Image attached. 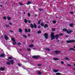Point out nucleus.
Returning <instances> with one entry per match:
<instances>
[{
    "label": "nucleus",
    "mask_w": 75,
    "mask_h": 75,
    "mask_svg": "<svg viewBox=\"0 0 75 75\" xmlns=\"http://www.w3.org/2000/svg\"><path fill=\"white\" fill-rule=\"evenodd\" d=\"M50 37L51 38V40H53L55 38H56V40H58V37H59V35H56L55 36H54V33H52L50 35Z\"/></svg>",
    "instance_id": "1"
},
{
    "label": "nucleus",
    "mask_w": 75,
    "mask_h": 75,
    "mask_svg": "<svg viewBox=\"0 0 75 75\" xmlns=\"http://www.w3.org/2000/svg\"><path fill=\"white\" fill-rule=\"evenodd\" d=\"M11 39L13 42V45H16V42H15V40H14V39L13 38H11Z\"/></svg>",
    "instance_id": "2"
},
{
    "label": "nucleus",
    "mask_w": 75,
    "mask_h": 75,
    "mask_svg": "<svg viewBox=\"0 0 75 75\" xmlns=\"http://www.w3.org/2000/svg\"><path fill=\"white\" fill-rule=\"evenodd\" d=\"M44 35L45 36V38L47 39V38H48V35L47 33H46Z\"/></svg>",
    "instance_id": "3"
},
{
    "label": "nucleus",
    "mask_w": 75,
    "mask_h": 75,
    "mask_svg": "<svg viewBox=\"0 0 75 75\" xmlns=\"http://www.w3.org/2000/svg\"><path fill=\"white\" fill-rule=\"evenodd\" d=\"M5 69V68L4 67H1L0 68V70L1 71H3Z\"/></svg>",
    "instance_id": "4"
},
{
    "label": "nucleus",
    "mask_w": 75,
    "mask_h": 75,
    "mask_svg": "<svg viewBox=\"0 0 75 75\" xmlns=\"http://www.w3.org/2000/svg\"><path fill=\"white\" fill-rule=\"evenodd\" d=\"M4 37L6 40H7L8 39V37H7V36H6V35H4Z\"/></svg>",
    "instance_id": "5"
},
{
    "label": "nucleus",
    "mask_w": 75,
    "mask_h": 75,
    "mask_svg": "<svg viewBox=\"0 0 75 75\" xmlns=\"http://www.w3.org/2000/svg\"><path fill=\"white\" fill-rule=\"evenodd\" d=\"M0 57H5L6 56H5V54H2L0 55Z\"/></svg>",
    "instance_id": "6"
},
{
    "label": "nucleus",
    "mask_w": 75,
    "mask_h": 75,
    "mask_svg": "<svg viewBox=\"0 0 75 75\" xmlns=\"http://www.w3.org/2000/svg\"><path fill=\"white\" fill-rule=\"evenodd\" d=\"M73 32V31L72 30H68L67 31V33H68V34H71V33H72Z\"/></svg>",
    "instance_id": "7"
},
{
    "label": "nucleus",
    "mask_w": 75,
    "mask_h": 75,
    "mask_svg": "<svg viewBox=\"0 0 75 75\" xmlns=\"http://www.w3.org/2000/svg\"><path fill=\"white\" fill-rule=\"evenodd\" d=\"M10 62L11 64H13L14 63V62L13 60H12L10 61Z\"/></svg>",
    "instance_id": "8"
},
{
    "label": "nucleus",
    "mask_w": 75,
    "mask_h": 75,
    "mask_svg": "<svg viewBox=\"0 0 75 75\" xmlns=\"http://www.w3.org/2000/svg\"><path fill=\"white\" fill-rule=\"evenodd\" d=\"M68 30H67L66 28H64L63 29V31H65L66 32H67V33L68 32Z\"/></svg>",
    "instance_id": "9"
},
{
    "label": "nucleus",
    "mask_w": 75,
    "mask_h": 75,
    "mask_svg": "<svg viewBox=\"0 0 75 75\" xmlns=\"http://www.w3.org/2000/svg\"><path fill=\"white\" fill-rule=\"evenodd\" d=\"M55 52L56 54H59V53H60V51L57 50L55 51Z\"/></svg>",
    "instance_id": "10"
},
{
    "label": "nucleus",
    "mask_w": 75,
    "mask_h": 75,
    "mask_svg": "<svg viewBox=\"0 0 75 75\" xmlns=\"http://www.w3.org/2000/svg\"><path fill=\"white\" fill-rule=\"evenodd\" d=\"M58 71H59V70L54 69L53 70V72L56 73L58 72Z\"/></svg>",
    "instance_id": "11"
},
{
    "label": "nucleus",
    "mask_w": 75,
    "mask_h": 75,
    "mask_svg": "<svg viewBox=\"0 0 75 75\" xmlns=\"http://www.w3.org/2000/svg\"><path fill=\"white\" fill-rule=\"evenodd\" d=\"M33 58H38V56H34L33 57Z\"/></svg>",
    "instance_id": "12"
},
{
    "label": "nucleus",
    "mask_w": 75,
    "mask_h": 75,
    "mask_svg": "<svg viewBox=\"0 0 75 75\" xmlns=\"http://www.w3.org/2000/svg\"><path fill=\"white\" fill-rule=\"evenodd\" d=\"M74 23H71L69 25L70 27H73V26H74Z\"/></svg>",
    "instance_id": "13"
},
{
    "label": "nucleus",
    "mask_w": 75,
    "mask_h": 75,
    "mask_svg": "<svg viewBox=\"0 0 75 75\" xmlns=\"http://www.w3.org/2000/svg\"><path fill=\"white\" fill-rule=\"evenodd\" d=\"M54 60L55 61H57V60H59V59L57 58H53Z\"/></svg>",
    "instance_id": "14"
},
{
    "label": "nucleus",
    "mask_w": 75,
    "mask_h": 75,
    "mask_svg": "<svg viewBox=\"0 0 75 75\" xmlns=\"http://www.w3.org/2000/svg\"><path fill=\"white\" fill-rule=\"evenodd\" d=\"M22 29H21V28H19V33H22Z\"/></svg>",
    "instance_id": "15"
},
{
    "label": "nucleus",
    "mask_w": 75,
    "mask_h": 75,
    "mask_svg": "<svg viewBox=\"0 0 75 75\" xmlns=\"http://www.w3.org/2000/svg\"><path fill=\"white\" fill-rule=\"evenodd\" d=\"M69 50H73V51H75V49H74L73 48H70L69 49Z\"/></svg>",
    "instance_id": "16"
},
{
    "label": "nucleus",
    "mask_w": 75,
    "mask_h": 75,
    "mask_svg": "<svg viewBox=\"0 0 75 75\" xmlns=\"http://www.w3.org/2000/svg\"><path fill=\"white\" fill-rule=\"evenodd\" d=\"M30 26H31V28H34V25L32 23L30 24Z\"/></svg>",
    "instance_id": "17"
},
{
    "label": "nucleus",
    "mask_w": 75,
    "mask_h": 75,
    "mask_svg": "<svg viewBox=\"0 0 75 75\" xmlns=\"http://www.w3.org/2000/svg\"><path fill=\"white\" fill-rule=\"evenodd\" d=\"M38 75H41V72L40 71H38Z\"/></svg>",
    "instance_id": "18"
},
{
    "label": "nucleus",
    "mask_w": 75,
    "mask_h": 75,
    "mask_svg": "<svg viewBox=\"0 0 75 75\" xmlns=\"http://www.w3.org/2000/svg\"><path fill=\"white\" fill-rule=\"evenodd\" d=\"M48 27V25L47 24H45V27H44V28H45V27L46 28V27Z\"/></svg>",
    "instance_id": "19"
},
{
    "label": "nucleus",
    "mask_w": 75,
    "mask_h": 75,
    "mask_svg": "<svg viewBox=\"0 0 75 75\" xmlns=\"http://www.w3.org/2000/svg\"><path fill=\"white\" fill-rule=\"evenodd\" d=\"M29 47H30V48H33V47H34V45H30L29 46Z\"/></svg>",
    "instance_id": "20"
},
{
    "label": "nucleus",
    "mask_w": 75,
    "mask_h": 75,
    "mask_svg": "<svg viewBox=\"0 0 75 75\" xmlns=\"http://www.w3.org/2000/svg\"><path fill=\"white\" fill-rule=\"evenodd\" d=\"M64 59L65 60H69V59L68 57H66L64 58Z\"/></svg>",
    "instance_id": "21"
},
{
    "label": "nucleus",
    "mask_w": 75,
    "mask_h": 75,
    "mask_svg": "<svg viewBox=\"0 0 75 75\" xmlns=\"http://www.w3.org/2000/svg\"><path fill=\"white\" fill-rule=\"evenodd\" d=\"M23 37H24V38H27V36L25 35H22Z\"/></svg>",
    "instance_id": "22"
},
{
    "label": "nucleus",
    "mask_w": 75,
    "mask_h": 75,
    "mask_svg": "<svg viewBox=\"0 0 75 75\" xmlns=\"http://www.w3.org/2000/svg\"><path fill=\"white\" fill-rule=\"evenodd\" d=\"M31 3V1H29L27 3V4L28 5H29V4H30Z\"/></svg>",
    "instance_id": "23"
},
{
    "label": "nucleus",
    "mask_w": 75,
    "mask_h": 75,
    "mask_svg": "<svg viewBox=\"0 0 75 75\" xmlns=\"http://www.w3.org/2000/svg\"><path fill=\"white\" fill-rule=\"evenodd\" d=\"M67 66H68V67H72V65H71V64H67Z\"/></svg>",
    "instance_id": "24"
},
{
    "label": "nucleus",
    "mask_w": 75,
    "mask_h": 75,
    "mask_svg": "<svg viewBox=\"0 0 75 75\" xmlns=\"http://www.w3.org/2000/svg\"><path fill=\"white\" fill-rule=\"evenodd\" d=\"M17 45H21V43L18 42V43H17Z\"/></svg>",
    "instance_id": "25"
},
{
    "label": "nucleus",
    "mask_w": 75,
    "mask_h": 75,
    "mask_svg": "<svg viewBox=\"0 0 75 75\" xmlns=\"http://www.w3.org/2000/svg\"><path fill=\"white\" fill-rule=\"evenodd\" d=\"M7 19L8 20H11V18H10V17L8 16L7 17Z\"/></svg>",
    "instance_id": "26"
},
{
    "label": "nucleus",
    "mask_w": 75,
    "mask_h": 75,
    "mask_svg": "<svg viewBox=\"0 0 75 75\" xmlns=\"http://www.w3.org/2000/svg\"><path fill=\"white\" fill-rule=\"evenodd\" d=\"M55 30V28H52V31H54Z\"/></svg>",
    "instance_id": "27"
},
{
    "label": "nucleus",
    "mask_w": 75,
    "mask_h": 75,
    "mask_svg": "<svg viewBox=\"0 0 75 75\" xmlns=\"http://www.w3.org/2000/svg\"><path fill=\"white\" fill-rule=\"evenodd\" d=\"M40 25L41 26H42V27H44V24L43 23H41Z\"/></svg>",
    "instance_id": "28"
},
{
    "label": "nucleus",
    "mask_w": 75,
    "mask_h": 75,
    "mask_svg": "<svg viewBox=\"0 0 75 75\" xmlns=\"http://www.w3.org/2000/svg\"><path fill=\"white\" fill-rule=\"evenodd\" d=\"M61 64H62V65H63V64H64V62L63 61H61L60 62Z\"/></svg>",
    "instance_id": "29"
},
{
    "label": "nucleus",
    "mask_w": 75,
    "mask_h": 75,
    "mask_svg": "<svg viewBox=\"0 0 75 75\" xmlns=\"http://www.w3.org/2000/svg\"><path fill=\"white\" fill-rule=\"evenodd\" d=\"M34 28H36L37 27V25H36V24H35V23H34Z\"/></svg>",
    "instance_id": "30"
},
{
    "label": "nucleus",
    "mask_w": 75,
    "mask_h": 75,
    "mask_svg": "<svg viewBox=\"0 0 75 75\" xmlns=\"http://www.w3.org/2000/svg\"><path fill=\"white\" fill-rule=\"evenodd\" d=\"M24 21L25 23H27V19H25Z\"/></svg>",
    "instance_id": "31"
},
{
    "label": "nucleus",
    "mask_w": 75,
    "mask_h": 75,
    "mask_svg": "<svg viewBox=\"0 0 75 75\" xmlns=\"http://www.w3.org/2000/svg\"><path fill=\"white\" fill-rule=\"evenodd\" d=\"M67 43H70V42H71V40H69V41L67 40Z\"/></svg>",
    "instance_id": "32"
},
{
    "label": "nucleus",
    "mask_w": 75,
    "mask_h": 75,
    "mask_svg": "<svg viewBox=\"0 0 75 75\" xmlns=\"http://www.w3.org/2000/svg\"><path fill=\"white\" fill-rule=\"evenodd\" d=\"M71 42H75V40H71Z\"/></svg>",
    "instance_id": "33"
},
{
    "label": "nucleus",
    "mask_w": 75,
    "mask_h": 75,
    "mask_svg": "<svg viewBox=\"0 0 75 75\" xmlns=\"http://www.w3.org/2000/svg\"><path fill=\"white\" fill-rule=\"evenodd\" d=\"M37 33H38V34H40V33H41V31L39 30L37 32Z\"/></svg>",
    "instance_id": "34"
},
{
    "label": "nucleus",
    "mask_w": 75,
    "mask_h": 75,
    "mask_svg": "<svg viewBox=\"0 0 75 75\" xmlns=\"http://www.w3.org/2000/svg\"><path fill=\"white\" fill-rule=\"evenodd\" d=\"M60 74L59 73H56V75H60Z\"/></svg>",
    "instance_id": "35"
},
{
    "label": "nucleus",
    "mask_w": 75,
    "mask_h": 75,
    "mask_svg": "<svg viewBox=\"0 0 75 75\" xmlns=\"http://www.w3.org/2000/svg\"><path fill=\"white\" fill-rule=\"evenodd\" d=\"M6 63L8 65H10L11 63L10 62H6Z\"/></svg>",
    "instance_id": "36"
},
{
    "label": "nucleus",
    "mask_w": 75,
    "mask_h": 75,
    "mask_svg": "<svg viewBox=\"0 0 75 75\" xmlns=\"http://www.w3.org/2000/svg\"><path fill=\"white\" fill-rule=\"evenodd\" d=\"M28 17H30V13H28Z\"/></svg>",
    "instance_id": "37"
},
{
    "label": "nucleus",
    "mask_w": 75,
    "mask_h": 75,
    "mask_svg": "<svg viewBox=\"0 0 75 75\" xmlns=\"http://www.w3.org/2000/svg\"><path fill=\"white\" fill-rule=\"evenodd\" d=\"M25 30L26 33H27V32H28V30H27V29H25Z\"/></svg>",
    "instance_id": "38"
},
{
    "label": "nucleus",
    "mask_w": 75,
    "mask_h": 75,
    "mask_svg": "<svg viewBox=\"0 0 75 75\" xmlns=\"http://www.w3.org/2000/svg\"><path fill=\"white\" fill-rule=\"evenodd\" d=\"M5 26L6 27H10V26L8 25H5Z\"/></svg>",
    "instance_id": "39"
},
{
    "label": "nucleus",
    "mask_w": 75,
    "mask_h": 75,
    "mask_svg": "<svg viewBox=\"0 0 75 75\" xmlns=\"http://www.w3.org/2000/svg\"><path fill=\"white\" fill-rule=\"evenodd\" d=\"M46 51H50V49L49 48H47L46 49Z\"/></svg>",
    "instance_id": "40"
},
{
    "label": "nucleus",
    "mask_w": 75,
    "mask_h": 75,
    "mask_svg": "<svg viewBox=\"0 0 75 75\" xmlns=\"http://www.w3.org/2000/svg\"><path fill=\"white\" fill-rule=\"evenodd\" d=\"M53 23L54 24H55V23H56V21H53Z\"/></svg>",
    "instance_id": "41"
},
{
    "label": "nucleus",
    "mask_w": 75,
    "mask_h": 75,
    "mask_svg": "<svg viewBox=\"0 0 75 75\" xmlns=\"http://www.w3.org/2000/svg\"><path fill=\"white\" fill-rule=\"evenodd\" d=\"M28 32H29L30 33V32H31V29H28Z\"/></svg>",
    "instance_id": "42"
},
{
    "label": "nucleus",
    "mask_w": 75,
    "mask_h": 75,
    "mask_svg": "<svg viewBox=\"0 0 75 75\" xmlns=\"http://www.w3.org/2000/svg\"><path fill=\"white\" fill-rule=\"evenodd\" d=\"M8 59H12V57H8Z\"/></svg>",
    "instance_id": "43"
},
{
    "label": "nucleus",
    "mask_w": 75,
    "mask_h": 75,
    "mask_svg": "<svg viewBox=\"0 0 75 75\" xmlns=\"http://www.w3.org/2000/svg\"><path fill=\"white\" fill-rule=\"evenodd\" d=\"M41 65H42L41 64H38V66L39 67H40Z\"/></svg>",
    "instance_id": "44"
},
{
    "label": "nucleus",
    "mask_w": 75,
    "mask_h": 75,
    "mask_svg": "<svg viewBox=\"0 0 75 75\" xmlns=\"http://www.w3.org/2000/svg\"><path fill=\"white\" fill-rule=\"evenodd\" d=\"M63 35V34H62V33H60V34H59V35H60V36H61L62 35Z\"/></svg>",
    "instance_id": "45"
},
{
    "label": "nucleus",
    "mask_w": 75,
    "mask_h": 75,
    "mask_svg": "<svg viewBox=\"0 0 75 75\" xmlns=\"http://www.w3.org/2000/svg\"><path fill=\"white\" fill-rule=\"evenodd\" d=\"M18 65L19 66V67H21V64L19 63H18Z\"/></svg>",
    "instance_id": "46"
},
{
    "label": "nucleus",
    "mask_w": 75,
    "mask_h": 75,
    "mask_svg": "<svg viewBox=\"0 0 75 75\" xmlns=\"http://www.w3.org/2000/svg\"><path fill=\"white\" fill-rule=\"evenodd\" d=\"M38 28H41V26L39 25L38 26Z\"/></svg>",
    "instance_id": "47"
},
{
    "label": "nucleus",
    "mask_w": 75,
    "mask_h": 75,
    "mask_svg": "<svg viewBox=\"0 0 75 75\" xmlns=\"http://www.w3.org/2000/svg\"><path fill=\"white\" fill-rule=\"evenodd\" d=\"M27 50L28 51H30V50H31V49L30 48L27 49Z\"/></svg>",
    "instance_id": "48"
},
{
    "label": "nucleus",
    "mask_w": 75,
    "mask_h": 75,
    "mask_svg": "<svg viewBox=\"0 0 75 75\" xmlns=\"http://www.w3.org/2000/svg\"><path fill=\"white\" fill-rule=\"evenodd\" d=\"M19 4H20V5H21V6H23V4H22V3H19Z\"/></svg>",
    "instance_id": "49"
},
{
    "label": "nucleus",
    "mask_w": 75,
    "mask_h": 75,
    "mask_svg": "<svg viewBox=\"0 0 75 75\" xmlns=\"http://www.w3.org/2000/svg\"><path fill=\"white\" fill-rule=\"evenodd\" d=\"M4 20H6V17H5V16H4Z\"/></svg>",
    "instance_id": "50"
},
{
    "label": "nucleus",
    "mask_w": 75,
    "mask_h": 75,
    "mask_svg": "<svg viewBox=\"0 0 75 75\" xmlns=\"http://www.w3.org/2000/svg\"><path fill=\"white\" fill-rule=\"evenodd\" d=\"M29 23H31V21H28Z\"/></svg>",
    "instance_id": "51"
},
{
    "label": "nucleus",
    "mask_w": 75,
    "mask_h": 75,
    "mask_svg": "<svg viewBox=\"0 0 75 75\" xmlns=\"http://www.w3.org/2000/svg\"><path fill=\"white\" fill-rule=\"evenodd\" d=\"M39 10L40 11H42V9L41 8L39 9Z\"/></svg>",
    "instance_id": "52"
},
{
    "label": "nucleus",
    "mask_w": 75,
    "mask_h": 75,
    "mask_svg": "<svg viewBox=\"0 0 75 75\" xmlns=\"http://www.w3.org/2000/svg\"><path fill=\"white\" fill-rule=\"evenodd\" d=\"M38 24H40V21H38Z\"/></svg>",
    "instance_id": "53"
},
{
    "label": "nucleus",
    "mask_w": 75,
    "mask_h": 75,
    "mask_svg": "<svg viewBox=\"0 0 75 75\" xmlns=\"http://www.w3.org/2000/svg\"><path fill=\"white\" fill-rule=\"evenodd\" d=\"M9 24L10 25H12V23H9Z\"/></svg>",
    "instance_id": "54"
},
{
    "label": "nucleus",
    "mask_w": 75,
    "mask_h": 75,
    "mask_svg": "<svg viewBox=\"0 0 75 75\" xmlns=\"http://www.w3.org/2000/svg\"><path fill=\"white\" fill-rule=\"evenodd\" d=\"M71 14H73V13H74V12H71L70 13Z\"/></svg>",
    "instance_id": "55"
},
{
    "label": "nucleus",
    "mask_w": 75,
    "mask_h": 75,
    "mask_svg": "<svg viewBox=\"0 0 75 75\" xmlns=\"http://www.w3.org/2000/svg\"><path fill=\"white\" fill-rule=\"evenodd\" d=\"M66 38H67V37H68V35H66Z\"/></svg>",
    "instance_id": "56"
},
{
    "label": "nucleus",
    "mask_w": 75,
    "mask_h": 75,
    "mask_svg": "<svg viewBox=\"0 0 75 75\" xmlns=\"http://www.w3.org/2000/svg\"><path fill=\"white\" fill-rule=\"evenodd\" d=\"M3 5H0V6H1V7H3V6H2Z\"/></svg>",
    "instance_id": "57"
},
{
    "label": "nucleus",
    "mask_w": 75,
    "mask_h": 75,
    "mask_svg": "<svg viewBox=\"0 0 75 75\" xmlns=\"http://www.w3.org/2000/svg\"><path fill=\"white\" fill-rule=\"evenodd\" d=\"M10 32H11V33H13V31L11 30H10Z\"/></svg>",
    "instance_id": "58"
},
{
    "label": "nucleus",
    "mask_w": 75,
    "mask_h": 75,
    "mask_svg": "<svg viewBox=\"0 0 75 75\" xmlns=\"http://www.w3.org/2000/svg\"><path fill=\"white\" fill-rule=\"evenodd\" d=\"M28 35L29 37H30V35L29 34H28Z\"/></svg>",
    "instance_id": "59"
},
{
    "label": "nucleus",
    "mask_w": 75,
    "mask_h": 75,
    "mask_svg": "<svg viewBox=\"0 0 75 75\" xmlns=\"http://www.w3.org/2000/svg\"><path fill=\"white\" fill-rule=\"evenodd\" d=\"M73 48H75V46H74L73 47Z\"/></svg>",
    "instance_id": "60"
},
{
    "label": "nucleus",
    "mask_w": 75,
    "mask_h": 75,
    "mask_svg": "<svg viewBox=\"0 0 75 75\" xmlns=\"http://www.w3.org/2000/svg\"><path fill=\"white\" fill-rule=\"evenodd\" d=\"M23 14H25V12H23Z\"/></svg>",
    "instance_id": "61"
},
{
    "label": "nucleus",
    "mask_w": 75,
    "mask_h": 75,
    "mask_svg": "<svg viewBox=\"0 0 75 75\" xmlns=\"http://www.w3.org/2000/svg\"><path fill=\"white\" fill-rule=\"evenodd\" d=\"M35 48H34L33 49V50H35Z\"/></svg>",
    "instance_id": "62"
},
{
    "label": "nucleus",
    "mask_w": 75,
    "mask_h": 75,
    "mask_svg": "<svg viewBox=\"0 0 75 75\" xmlns=\"http://www.w3.org/2000/svg\"><path fill=\"white\" fill-rule=\"evenodd\" d=\"M56 18H58V17L56 16Z\"/></svg>",
    "instance_id": "63"
},
{
    "label": "nucleus",
    "mask_w": 75,
    "mask_h": 75,
    "mask_svg": "<svg viewBox=\"0 0 75 75\" xmlns=\"http://www.w3.org/2000/svg\"><path fill=\"white\" fill-rule=\"evenodd\" d=\"M74 67H75V64H74Z\"/></svg>",
    "instance_id": "64"
}]
</instances>
